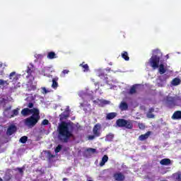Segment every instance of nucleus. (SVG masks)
I'll return each mask as SVG.
<instances>
[{"mask_svg": "<svg viewBox=\"0 0 181 181\" xmlns=\"http://www.w3.org/2000/svg\"><path fill=\"white\" fill-rule=\"evenodd\" d=\"M73 136L74 135L69 128V123L62 122L58 127V139L64 144H67Z\"/></svg>", "mask_w": 181, "mask_h": 181, "instance_id": "f257e3e1", "label": "nucleus"}, {"mask_svg": "<svg viewBox=\"0 0 181 181\" xmlns=\"http://www.w3.org/2000/svg\"><path fill=\"white\" fill-rule=\"evenodd\" d=\"M40 119V112H36L33 113L30 117L26 118L24 120L25 125L28 127V128H33V127L36 126V124L39 122Z\"/></svg>", "mask_w": 181, "mask_h": 181, "instance_id": "f03ea898", "label": "nucleus"}, {"mask_svg": "<svg viewBox=\"0 0 181 181\" xmlns=\"http://www.w3.org/2000/svg\"><path fill=\"white\" fill-rule=\"evenodd\" d=\"M179 103H181V98L180 96H166L165 99V104L168 108H174L179 105Z\"/></svg>", "mask_w": 181, "mask_h": 181, "instance_id": "7ed1b4c3", "label": "nucleus"}, {"mask_svg": "<svg viewBox=\"0 0 181 181\" xmlns=\"http://www.w3.org/2000/svg\"><path fill=\"white\" fill-rule=\"evenodd\" d=\"M153 53L155 55H153L150 58L149 63L150 66L155 69L159 68V62H160V57L156 54H158V53H160V51L159 49H154L153 50Z\"/></svg>", "mask_w": 181, "mask_h": 181, "instance_id": "20e7f679", "label": "nucleus"}, {"mask_svg": "<svg viewBox=\"0 0 181 181\" xmlns=\"http://www.w3.org/2000/svg\"><path fill=\"white\" fill-rule=\"evenodd\" d=\"M116 124L119 128H126V129H132L134 128V123L131 119H118Z\"/></svg>", "mask_w": 181, "mask_h": 181, "instance_id": "39448f33", "label": "nucleus"}, {"mask_svg": "<svg viewBox=\"0 0 181 181\" xmlns=\"http://www.w3.org/2000/svg\"><path fill=\"white\" fill-rule=\"evenodd\" d=\"M39 111V109L37 108H33L29 109L28 107H25L21 110V115L23 117H28L30 114H35V112H37Z\"/></svg>", "mask_w": 181, "mask_h": 181, "instance_id": "423d86ee", "label": "nucleus"}, {"mask_svg": "<svg viewBox=\"0 0 181 181\" xmlns=\"http://www.w3.org/2000/svg\"><path fill=\"white\" fill-rule=\"evenodd\" d=\"M100 129H101V125L97 124L93 127V134L95 135V136H101V132H100Z\"/></svg>", "mask_w": 181, "mask_h": 181, "instance_id": "0eeeda50", "label": "nucleus"}, {"mask_svg": "<svg viewBox=\"0 0 181 181\" xmlns=\"http://www.w3.org/2000/svg\"><path fill=\"white\" fill-rule=\"evenodd\" d=\"M17 129H18L16 128V126L11 124L7 129L6 135H8V136H11V135H13V134L16 132Z\"/></svg>", "mask_w": 181, "mask_h": 181, "instance_id": "6e6552de", "label": "nucleus"}, {"mask_svg": "<svg viewBox=\"0 0 181 181\" xmlns=\"http://www.w3.org/2000/svg\"><path fill=\"white\" fill-rule=\"evenodd\" d=\"M105 71H107V73H110V69H106L104 70L99 69L97 72L98 77H105V78H107V73Z\"/></svg>", "mask_w": 181, "mask_h": 181, "instance_id": "1a4fd4ad", "label": "nucleus"}, {"mask_svg": "<svg viewBox=\"0 0 181 181\" xmlns=\"http://www.w3.org/2000/svg\"><path fill=\"white\" fill-rule=\"evenodd\" d=\"M9 79L15 84V83L19 80V76H18L15 71L11 72L9 75Z\"/></svg>", "mask_w": 181, "mask_h": 181, "instance_id": "9d476101", "label": "nucleus"}, {"mask_svg": "<svg viewBox=\"0 0 181 181\" xmlns=\"http://www.w3.org/2000/svg\"><path fill=\"white\" fill-rule=\"evenodd\" d=\"M113 177L117 181H123L125 180V176L122 175L121 173H116L113 175Z\"/></svg>", "mask_w": 181, "mask_h": 181, "instance_id": "9b49d317", "label": "nucleus"}, {"mask_svg": "<svg viewBox=\"0 0 181 181\" xmlns=\"http://www.w3.org/2000/svg\"><path fill=\"white\" fill-rule=\"evenodd\" d=\"M70 116V109L66 108L60 115V119H66Z\"/></svg>", "mask_w": 181, "mask_h": 181, "instance_id": "f8f14e48", "label": "nucleus"}, {"mask_svg": "<svg viewBox=\"0 0 181 181\" xmlns=\"http://www.w3.org/2000/svg\"><path fill=\"white\" fill-rule=\"evenodd\" d=\"M59 77L56 76L52 78V88L54 90H57V87H59Z\"/></svg>", "mask_w": 181, "mask_h": 181, "instance_id": "ddd939ff", "label": "nucleus"}, {"mask_svg": "<svg viewBox=\"0 0 181 181\" xmlns=\"http://www.w3.org/2000/svg\"><path fill=\"white\" fill-rule=\"evenodd\" d=\"M149 136H151V132H147L146 134H141L139 136V141H145L146 139H148V138H149Z\"/></svg>", "mask_w": 181, "mask_h": 181, "instance_id": "4468645a", "label": "nucleus"}, {"mask_svg": "<svg viewBox=\"0 0 181 181\" xmlns=\"http://www.w3.org/2000/svg\"><path fill=\"white\" fill-rule=\"evenodd\" d=\"M35 71V68L33 67V64H30V66H28L26 73L28 74L27 77H30L32 76V73Z\"/></svg>", "mask_w": 181, "mask_h": 181, "instance_id": "2eb2a0df", "label": "nucleus"}, {"mask_svg": "<svg viewBox=\"0 0 181 181\" xmlns=\"http://www.w3.org/2000/svg\"><path fill=\"white\" fill-rule=\"evenodd\" d=\"M172 119H181V111H175L172 115Z\"/></svg>", "mask_w": 181, "mask_h": 181, "instance_id": "dca6fc26", "label": "nucleus"}, {"mask_svg": "<svg viewBox=\"0 0 181 181\" xmlns=\"http://www.w3.org/2000/svg\"><path fill=\"white\" fill-rule=\"evenodd\" d=\"M121 111H127L128 110V103L125 102H121L119 106Z\"/></svg>", "mask_w": 181, "mask_h": 181, "instance_id": "f3484780", "label": "nucleus"}, {"mask_svg": "<svg viewBox=\"0 0 181 181\" xmlns=\"http://www.w3.org/2000/svg\"><path fill=\"white\" fill-rule=\"evenodd\" d=\"M160 163L163 166H168L172 163V161L169 158H163L160 161Z\"/></svg>", "mask_w": 181, "mask_h": 181, "instance_id": "a211bd4d", "label": "nucleus"}, {"mask_svg": "<svg viewBox=\"0 0 181 181\" xmlns=\"http://www.w3.org/2000/svg\"><path fill=\"white\" fill-rule=\"evenodd\" d=\"M152 112H155V108L151 107L148 110V112L146 115L147 118H155V115L152 114Z\"/></svg>", "mask_w": 181, "mask_h": 181, "instance_id": "6ab92c4d", "label": "nucleus"}, {"mask_svg": "<svg viewBox=\"0 0 181 181\" xmlns=\"http://www.w3.org/2000/svg\"><path fill=\"white\" fill-rule=\"evenodd\" d=\"M107 162H108V156L104 155L102 158V160L100 163V166H104Z\"/></svg>", "mask_w": 181, "mask_h": 181, "instance_id": "aec40b11", "label": "nucleus"}, {"mask_svg": "<svg viewBox=\"0 0 181 181\" xmlns=\"http://www.w3.org/2000/svg\"><path fill=\"white\" fill-rule=\"evenodd\" d=\"M47 57L50 60H53V59H57V57L56 56V53H54V52H48Z\"/></svg>", "mask_w": 181, "mask_h": 181, "instance_id": "412c9836", "label": "nucleus"}, {"mask_svg": "<svg viewBox=\"0 0 181 181\" xmlns=\"http://www.w3.org/2000/svg\"><path fill=\"white\" fill-rule=\"evenodd\" d=\"M158 71L160 74H165V73H166V69H165V65H163V64L158 65Z\"/></svg>", "mask_w": 181, "mask_h": 181, "instance_id": "4be33fe9", "label": "nucleus"}, {"mask_svg": "<svg viewBox=\"0 0 181 181\" xmlns=\"http://www.w3.org/2000/svg\"><path fill=\"white\" fill-rule=\"evenodd\" d=\"M80 67H82L83 69L84 73L90 70V68L88 66V64H85V62H83L82 64H80Z\"/></svg>", "mask_w": 181, "mask_h": 181, "instance_id": "5701e85b", "label": "nucleus"}, {"mask_svg": "<svg viewBox=\"0 0 181 181\" xmlns=\"http://www.w3.org/2000/svg\"><path fill=\"white\" fill-rule=\"evenodd\" d=\"M181 83V81H180V78H175L172 82H171V84L172 86H179V84H180Z\"/></svg>", "mask_w": 181, "mask_h": 181, "instance_id": "b1692460", "label": "nucleus"}, {"mask_svg": "<svg viewBox=\"0 0 181 181\" xmlns=\"http://www.w3.org/2000/svg\"><path fill=\"white\" fill-rule=\"evenodd\" d=\"M116 117H117V113L110 112L107 115L106 118L107 119H114V118Z\"/></svg>", "mask_w": 181, "mask_h": 181, "instance_id": "393cba45", "label": "nucleus"}, {"mask_svg": "<svg viewBox=\"0 0 181 181\" xmlns=\"http://www.w3.org/2000/svg\"><path fill=\"white\" fill-rule=\"evenodd\" d=\"M122 57L125 60L126 62L129 61V57L128 56V52L127 51H124L122 53Z\"/></svg>", "mask_w": 181, "mask_h": 181, "instance_id": "a878e982", "label": "nucleus"}, {"mask_svg": "<svg viewBox=\"0 0 181 181\" xmlns=\"http://www.w3.org/2000/svg\"><path fill=\"white\" fill-rule=\"evenodd\" d=\"M19 141L21 142V144H26V142H28V136H22Z\"/></svg>", "mask_w": 181, "mask_h": 181, "instance_id": "bb28decb", "label": "nucleus"}, {"mask_svg": "<svg viewBox=\"0 0 181 181\" xmlns=\"http://www.w3.org/2000/svg\"><path fill=\"white\" fill-rule=\"evenodd\" d=\"M136 93V87H135V86H133L130 90H129V94H135Z\"/></svg>", "mask_w": 181, "mask_h": 181, "instance_id": "cd10ccee", "label": "nucleus"}, {"mask_svg": "<svg viewBox=\"0 0 181 181\" xmlns=\"http://www.w3.org/2000/svg\"><path fill=\"white\" fill-rule=\"evenodd\" d=\"M86 152H90L91 153H97V149L93 148H88L86 149Z\"/></svg>", "mask_w": 181, "mask_h": 181, "instance_id": "c85d7f7f", "label": "nucleus"}, {"mask_svg": "<svg viewBox=\"0 0 181 181\" xmlns=\"http://www.w3.org/2000/svg\"><path fill=\"white\" fill-rule=\"evenodd\" d=\"M62 145L59 144L56 148H55V153H59V152H60V151H62Z\"/></svg>", "mask_w": 181, "mask_h": 181, "instance_id": "c756f323", "label": "nucleus"}, {"mask_svg": "<svg viewBox=\"0 0 181 181\" xmlns=\"http://www.w3.org/2000/svg\"><path fill=\"white\" fill-rule=\"evenodd\" d=\"M95 138H98L97 136H95V134H93V135H89L88 136V139L89 141H93V139H95Z\"/></svg>", "mask_w": 181, "mask_h": 181, "instance_id": "7c9ffc66", "label": "nucleus"}, {"mask_svg": "<svg viewBox=\"0 0 181 181\" xmlns=\"http://www.w3.org/2000/svg\"><path fill=\"white\" fill-rule=\"evenodd\" d=\"M106 138H107V139H108V141H112V139H114V134H109L107 135Z\"/></svg>", "mask_w": 181, "mask_h": 181, "instance_id": "2f4dec72", "label": "nucleus"}, {"mask_svg": "<svg viewBox=\"0 0 181 181\" xmlns=\"http://www.w3.org/2000/svg\"><path fill=\"white\" fill-rule=\"evenodd\" d=\"M138 127L139 129H145L146 127L144 123H138Z\"/></svg>", "mask_w": 181, "mask_h": 181, "instance_id": "473e14b6", "label": "nucleus"}, {"mask_svg": "<svg viewBox=\"0 0 181 181\" xmlns=\"http://www.w3.org/2000/svg\"><path fill=\"white\" fill-rule=\"evenodd\" d=\"M2 62H0V76H4V68H2Z\"/></svg>", "mask_w": 181, "mask_h": 181, "instance_id": "72a5a7b5", "label": "nucleus"}, {"mask_svg": "<svg viewBox=\"0 0 181 181\" xmlns=\"http://www.w3.org/2000/svg\"><path fill=\"white\" fill-rule=\"evenodd\" d=\"M42 125H49V120L47 119L42 120Z\"/></svg>", "mask_w": 181, "mask_h": 181, "instance_id": "f704fd0d", "label": "nucleus"}, {"mask_svg": "<svg viewBox=\"0 0 181 181\" xmlns=\"http://www.w3.org/2000/svg\"><path fill=\"white\" fill-rule=\"evenodd\" d=\"M19 114V109H15L13 110V115L16 116Z\"/></svg>", "mask_w": 181, "mask_h": 181, "instance_id": "c9c22d12", "label": "nucleus"}, {"mask_svg": "<svg viewBox=\"0 0 181 181\" xmlns=\"http://www.w3.org/2000/svg\"><path fill=\"white\" fill-rule=\"evenodd\" d=\"M69 73H70V71H69V69H64L62 71V74H69Z\"/></svg>", "mask_w": 181, "mask_h": 181, "instance_id": "e433bc0d", "label": "nucleus"}, {"mask_svg": "<svg viewBox=\"0 0 181 181\" xmlns=\"http://www.w3.org/2000/svg\"><path fill=\"white\" fill-rule=\"evenodd\" d=\"M17 169H18L19 173H21V175H23V168H18Z\"/></svg>", "mask_w": 181, "mask_h": 181, "instance_id": "4c0bfd02", "label": "nucleus"}, {"mask_svg": "<svg viewBox=\"0 0 181 181\" xmlns=\"http://www.w3.org/2000/svg\"><path fill=\"white\" fill-rule=\"evenodd\" d=\"M49 91H47V89L46 88H42V94H47Z\"/></svg>", "mask_w": 181, "mask_h": 181, "instance_id": "58836bf2", "label": "nucleus"}, {"mask_svg": "<svg viewBox=\"0 0 181 181\" xmlns=\"http://www.w3.org/2000/svg\"><path fill=\"white\" fill-rule=\"evenodd\" d=\"M102 104H103L104 105H107V104H110V101H108V100H103L102 101Z\"/></svg>", "mask_w": 181, "mask_h": 181, "instance_id": "ea45409f", "label": "nucleus"}, {"mask_svg": "<svg viewBox=\"0 0 181 181\" xmlns=\"http://www.w3.org/2000/svg\"><path fill=\"white\" fill-rule=\"evenodd\" d=\"M11 108H12V106H9V107H6L4 110V112H7V111H11Z\"/></svg>", "mask_w": 181, "mask_h": 181, "instance_id": "a19ab883", "label": "nucleus"}, {"mask_svg": "<svg viewBox=\"0 0 181 181\" xmlns=\"http://www.w3.org/2000/svg\"><path fill=\"white\" fill-rule=\"evenodd\" d=\"M33 105H34L33 103H29L27 107H28V108H32Z\"/></svg>", "mask_w": 181, "mask_h": 181, "instance_id": "79ce46f5", "label": "nucleus"}, {"mask_svg": "<svg viewBox=\"0 0 181 181\" xmlns=\"http://www.w3.org/2000/svg\"><path fill=\"white\" fill-rule=\"evenodd\" d=\"M0 86H5V81L0 79Z\"/></svg>", "mask_w": 181, "mask_h": 181, "instance_id": "37998d69", "label": "nucleus"}, {"mask_svg": "<svg viewBox=\"0 0 181 181\" xmlns=\"http://www.w3.org/2000/svg\"><path fill=\"white\" fill-rule=\"evenodd\" d=\"M177 180L181 181V174H178V175L177 177Z\"/></svg>", "mask_w": 181, "mask_h": 181, "instance_id": "c03bdc74", "label": "nucleus"}, {"mask_svg": "<svg viewBox=\"0 0 181 181\" xmlns=\"http://www.w3.org/2000/svg\"><path fill=\"white\" fill-rule=\"evenodd\" d=\"M4 84H6L8 86V84L9 83H8V81H4Z\"/></svg>", "mask_w": 181, "mask_h": 181, "instance_id": "a18cd8bd", "label": "nucleus"}, {"mask_svg": "<svg viewBox=\"0 0 181 181\" xmlns=\"http://www.w3.org/2000/svg\"><path fill=\"white\" fill-rule=\"evenodd\" d=\"M62 180H63V181H66V180H67V178H66V177H64V178L62 179Z\"/></svg>", "mask_w": 181, "mask_h": 181, "instance_id": "49530a36", "label": "nucleus"}, {"mask_svg": "<svg viewBox=\"0 0 181 181\" xmlns=\"http://www.w3.org/2000/svg\"><path fill=\"white\" fill-rule=\"evenodd\" d=\"M99 83L97 82V83H95V86H98Z\"/></svg>", "mask_w": 181, "mask_h": 181, "instance_id": "de8ad7c7", "label": "nucleus"}, {"mask_svg": "<svg viewBox=\"0 0 181 181\" xmlns=\"http://www.w3.org/2000/svg\"><path fill=\"white\" fill-rule=\"evenodd\" d=\"M0 181H4V180H2V178L0 177Z\"/></svg>", "mask_w": 181, "mask_h": 181, "instance_id": "09e8293b", "label": "nucleus"}, {"mask_svg": "<svg viewBox=\"0 0 181 181\" xmlns=\"http://www.w3.org/2000/svg\"><path fill=\"white\" fill-rule=\"evenodd\" d=\"M18 85H21V83H18ZM18 87H21V86H18Z\"/></svg>", "mask_w": 181, "mask_h": 181, "instance_id": "8fccbe9b", "label": "nucleus"}]
</instances>
